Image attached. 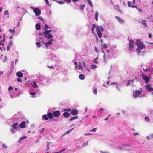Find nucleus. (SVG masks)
Wrapping results in <instances>:
<instances>
[{"mask_svg": "<svg viewBox=\"0 0 153 153\" xmlns=\"http://www.w3.org/2000/svg\"><path fill=\"white\" fill-rule=\"evenodd\" d=\"M30 8L33 10V11L35 13V15L36 16H39L41 13V11L40 10L37 8H34L33 6H30Z\"/></svg>", "mask_w": 153, "mask_h": 153, "instance_id": "423d86ee", "label": "nucleus"}, {"mask_svg": "<svg viewBox=\"0 0 153 153\" xmlns=\"http://www.w3.org/2000/svg\"><path fill=\"white\" fill-rule=\"evenodd\" d=\"M130 80H129L127 82V83L126 84V86H128L130 84Z\"/></svg>", "mask_w": 153, "mask_h": 153, "instance_id": "680f3d73", "label": "nucleus"}, {"mask_svg": "<svg viewBox=\"0 0 153 153\" xmlns=\"http://www.w3.org/2000/svg\"><path fill=\"white\" fill-rule=\"evenodd\" d=\"M2 38V36L1 35L0 36V43H2V42H4L5 40V36H4V37L1 39Z\"/></svg>", "mask_w": 153, "mask_h": 153, "instance_id": "72a5a7b5", "label": "nucleus"}, {"mask_svg": "<svg viewBox=\"0 0 153 153\" xmlns=\"http://www.w3.org/2000/svg\"><path fill=\"white\" fill-rule=\"evenodd\" d=\"M134 41L132 39H131L129 41V49H132L134 48Z\"/></svg>", "mask_w": 153, "mask_h": 153, "instance_id": "4468645a", "label": "nucleus"}, {"mask_svg": "<svg viewBox=\"0 0 153 153\" xmlns=\"http://www.w3.org/2000/svg\"><path fill=\"white\" fill-rule=\"evenodd\" d=\"M39 80L42 82H44L46 81V79L43 76H40L39 77Z\"/></svg>", "mask_w": 153, "mask_h": 153, "instance_id": "aec40b11", "label": "nucleus"}, {"mask_svg": "<svg viewBox=\"0 0 153 153\" xmlns=\"http://www.w3.org/2000/svg\"><path fill=\"white\" fill-rule=\"evenodd\" d=\"M104 109L103 108H102L100 109H99L98 110H97V111L98 112H101L102 111H104Z\"/></svg>", "mask_w": 153, "mask_h": 153, "instance_id": "864d4df0", "label": "nucleus"}, {"mask_svg": "<svg viewBox=\"0 0 153 153\" xmlns=\"http://www.w3.org/2000/svg\"><path fill=\"white\" fill-rule=\"evenodd\" d=\"M115 17L120 24H122L124 23V21L120 17L118 16H115Z\"/></svg>", "mask_w": 153, "mask_h": 153, "instance_id": "ddd939ff", "label": "nucleus"}, {"mask_svg": "<svg viewBox=\"0 0 153 153\" xmlns=\"http://www.w3.org/2000/svg\"><path fill=\"white\" fill-rule=\"evenodd\" d=\"M88 145V142H86L85 143H83L81 146L82 147L86 146H87Z\"/></svg>", "mask_w": 153, "mask_h": 153, "instance_id": "09e8293b", "label": "nucleus"}, {"mask_svg": "<svg viewBox=\"0 0 153 153\" xmlns=\"http://www.w3.org/2000/svg\"><path fill=\"white\" fill-rule=\"evenodd\" d=\"M79 78L81 80H83L85 79V76L83 74H80L79 76Z\"/></svg>", "mask_w": 153, "mask_h": 153, "instance_id": "393cba45", "label": "nucleus"}, {"mask_svg": "<svg viewBox=\"0 0 153 153\" xmlns=\"http://www.w3.org/2000/svg\"><path fill=\"white\" fill-rule=\"evenodd\" d=\"M13 45V42L12 41H10V42L9 43L8 46H9V47L10 46V47H11Z\"/></svg>", "mask_w": 153, "mask_h": 153, "instance_id": "a18cd8bd", "label": "nucleus"}, {"mask_svg": "<svg viewBox=\"0 0 153 153\" xmlns=\"http://www.w3.org/2000/svg\"><path fill=\"white\" fill-rule=\"evenodd\" d=\"M63 114L64 117L66 118H68L70 115V114L69 113L66 111H65Z\"/></svg>", "mask_w": 153, "mask_h": 153, "instance_id": "412c9836", "label": "nucleus"}, {"mask_svg": "<svg viewBox=\"0 0 153 153\" xmlns=\"http://www.w3.org/2000/svg\"><path fill=\"white\" fill-rule=\"evenodd\" d=\"M78 118V116H74V117L71 118L70 119H69V120L70 121H72L73 120L77 119Z\"/></svg>", "mask_w": 153, "mask_h": 153, "instance_id": "c756f323", "label": "nucleus"}, {"mask_svg": "<svg viewBox=\"0 0 153 153\" xmlns=\"http://www.w3.org/2000/svg\"><path fill=\"white\" fill-rule=\"evenodd\" d=\"M49 144H50V143H48L47 144V148L46 149V151H47V150H48L49 149Z\"/></svg>", "mask_w": 153, "mask_h": 153, "instance_id": "052dcab7", "label": "nucleus"}, {"mask_svg": "<svg viewBox=\"0 0 153 153\" xmlns=\"http://www.w3.org/2000/svg\"><path fill=\"white\" fill-rule=\"evenodd\" d=\"M4 14L5 15H8V16L7 17V18H8L9 17V13L8 12V10H7L6 11H5L4 12Z\"/></svg>", "mask_w": 153, "mask_h": 153, "instance_id": "37998d69", "label": "nucleus"}, {"mask_svg": "<svg viewBox=\"0 0 153 153\" xmlns=\"http://www.w3.org/2000/svg\"><path fill=\"white\" fill-rule=\"evenodd\" d=\"M116 88L119 91H121V89L120 88H119V87L118 86H116Z\"/></svg>", "mask_w": 153, "mask_h": 153, "instance_id": "603ef678", "label": "nucleus"}, {"mask_svg": "<svg viewBox=\"0 0 153 153\" xmlns=\"http://www.w3.org/2000/svg\"><path fill=\"white\" fill-rule=\"evenodd\" d=\"M143 70L145 72H147V71H152V69L149 68H146V69L143 68Z\"/></svg>", "mask_w": 153, "mask_h": 153, "instance_id": "c85d7f7f", "label": "nucleus"}, {"mask_svg": "<svg viewBox=\"0 0 153 153\" xmlns=\"http://www.w3.org/2000/svg\"><path fill=\"white\" fill-rule=\"evenodd\" d=\"M83 66H84L85 68H86L87 66H86L85 63L83 61H82Z\"/></svg>", "mask_w": 153, "mask_h": 153, "instance_id": "bf43d9fd", "label": "nucleus"}, {"mask_svg": "<svg viewBox=\"0 0 153 153\" xmlns=\"http://www.w3.org/2000/svg\"><path fill=\"white\" fill-rule=\"evenodd\" d=\"M11 67L12 68H13L14 67V61H12L11 62Z\"/></svg>", "mask_w": 153, "mask_h": 153, "instance_id": "4d7b16f0", "label": "nucleus"}, {"mask_svg": "<svg viewBox=\"0 0 153 153\" xmlns=\"http://www.w3.org/2000/svg\"><path fill=\"white\" fill-rule=\"evenodd\" d=\"M42 117L45 120H48V116L46 114L43 115L42 116Z\"/></svg>", "mask_w": 153, "mask_h": 153, "instance_id": "e433bc0d", "label": "nucleus"}, {"mask_svg": "<svg viewBox=\"0 0 153 153\" xmlns=\"http://www.w3.org/2000/svg\"><path fill=\"white\" fill-rule=\"evenodd\" d=\"M114 8L120 13H122L121 11L120 10L119 6L118 5H115L114 6Z\"/></svg>", "mask_w": 153, "mask_h": 153, "instance_id": "b1692460", "label": "nucleus"}, {"mask_svg": "<svg viewBox=\"0 0 153 153\" xmlns=\"http://www.w3.org/2000/svg\"><path fill=\"white\" fill-rule=\"evenodd\" d=\"M73 128H72L71 129L69 130L68 131H67L65 133H64L63 134V135H67V134H69L70 132L72 130Z\"/></svg>", "mask_w": 153, "mask_h": 153, "instance_id": "f704fd0d", "label": "nucleus"}, {"mask_svg": "<svg viewBox=\"0 0 153 153\" xmlns=\"http://www.w3.org/2000/svg\"><path fill=\"white\" fill-rule=\"evenodd\" d=\"M83 65L82 63L79 62V67H78V69L81 71L80 72H81L83 71Z\"/></svg>", "mask_w": 153, "mask_h": 153, "instance_id": "a211bd4d", "label": "nucleus"}, {"mask_svg": "<svg viewBox=\"0 0 153 153\" xmlns=\"http://www.w3.org/2000/svg\"><path fill=\"white\" fill-rule=\"evenodd\" d=\"M4 46V44L3 43H0V50H1L2 51V48Z\"/></svg>", "mask_w": 153, "mask_h": 153, "instance_id": "49530a36", "label": "nucleus"}, {"mask_svg": "<svg viewBox=\"0 0 153 153\" xmlns=\"http://www.w3.org/2000/svg\"><path fill=\"white\" fill-rule=\"evenodd\" d=\"M36 29L37 30H40V23H37L35 25Z\"/></svg>", "mask_w": 153, "mask_h": 153, "instance_id": "4be33fe9", "label": "nucleus"}, {"mask_svg": "<svg viewBox=\"0 0 153 153\" xmlns=\"http://www.w3.org/2000/svg\"><path fill=\"white\" fill-rule=\"evenodd\" d=\"M49 28V27L47 24H45L44 29L45 31L42 33H39V35L40 36L44 35L45 38H43L42 37L38 38V40L39 42L36 43V45L37 47H40L41 46L45 45L46 46V48L47 49L48 46L52 44V42L54 40L52 39L53 36L50 33L54 31L51 30H47Z\"/></svg>", "mask_w": 153, "mask_h": 153, "instance_id": "f257e3e1", "label": "nucleus"}, {"mask_svg": "<svg viewBox=\"0 0 153 153\" xmlns=\"http://www.w3.org/2000/svg\"><path fill=\"white\" fill-rule=\"evenodd\" d=\"M85 7V5L84 4L81 5L80 6V10H83Z\"/></svg>", "mask_w": 153, "mask_h": 153, "instance_id": "a19ab883", "label": "nucleus"}, {"mask_svg": "<svg viewBox=\"0 0 153 153\" xmlns=\"http://www.w3.org/2000/svg\"><path fill=\"white\" fill-rule=\"evenodd\" d=\"M47 67L48 68H50V69H51V68H52V69H53V68H54V67L52 66H47Z\"/></svg>", "mask_w": 153, "mask_h": 153, "instance_id": "774afa93", "label": "nucleus"}, {"mask_svg": "<svg viewBox=\"0 0 153 153\" xmlns=\"http://www.w3.org/2000/svg\"><path fill=\"white\" fill-rule=\"evenodd\" d=\"M19 126L21 128H25V121H22L20 124Z\"/></svg>", "mask_w": 153, "mask_h": 153, "instance_id": "6ab92c4d", "label": "nucleus"}, {"mask_svg": "<svg viewBox=\"0 0 153 153\" xmlns=\"http://www.w3.org/2000/svg\"><path fill=\"white\" fill-rule=\"evenodd\" d=\"M131 2H130L129 1H128V5L129 7H130L131 6Z\"/></svg>", "mask_w": 153, "mask_h": 153, "instance_id": "338daca9", "label": "nucleus"}, {"mask_svg": "<svg viewBox=\"0 0 153 153\" xmlns=\"http://www.w3.org/2000/svg\"><path fill=\"white\" fill-rule=\"evenodd\" d=\"M93 92L94 94H96V88L94 87H93Z\"/></svg>", "mask_w": 153, "mask_h": 153, "instance_id": "69168bd1", "label": "nucleus"}, {"mask_svg": "<svg viewBox=\"0 0 153 153\" xmlns=\"http://www.w3.org/2000/svg\"><path fill=\"white\" fill-rule=\"evenodd\" d=\"M78 111L77 109H73L71 111V114L74 115H76L78 114Z\"/></svg>", "mask_w": 153, "mask_h": 153, "instance_id": "9b49d317", "label": "nucleus"}, {"mask_svg": "<svg viewBox=\"0 0 153 153\" xmlns=\"http://www.w3.org/2000/svg\"><path fill=\"white\" fill-rule=\"evenodd\" d=\"M102 47V49H106L107 47V45L106 44L104 43L101 45Z\"/></svg>", "mask_w": 153, "mask_h": 153, "instance_id": "473e14b6", "label": "nucleus"}, {"mask_svg": "<svg viewBox=\"0 0 153 153\" xmlns=\"http://www.w3.org/2000/svg\"><path fill=\"white\" fill-rule=\"evenodd\" d=\"M106 54L109 58H111L115 56L117 53V51L114 48L106 50Z\"/></svg>", "mask_w": 153, "mask_h": 153, "instance_id": "f03ea898", "label": "nucleus"}, {"mask_svg": "<svg viewBox=\"0 0 153 153\" xmlns=\"http://www.w3.org/2000/svg\"><path fill=\"white\" fill-rule=\"evenodd\" d=\"M136 44L137 46L143 44L142 42L140 41L139 39H137L136 40Z\"/></svg>", "mask_w": 153, "mask_h": 153, "instance_id": "a878e982", "label": "nucleus"}, {"mask_svg": "<svg viewBox=\"0 0 153 153\" xmlns=\"http://www.w3.org/2000/svg\"><path fill=\"white\" fill-rule=\"evenodd\" d=\"M59 4H62L65 3V2L62 1H58L57 0H54Z\"/></svg>", "mask_w": 153, "mask_h": 153, "instance_id": "2f4dec72", "label": "nucleus"}, {"mask_svg": "<svg viewBox=\"0 0 153 153\" xmlns=\"http://www.w3.org/2000/svg\"><path fill=\"white\" fill-rule=\"evenodd\" d=\"M2 147L4 148L5 149H6L8 148V146L5 143H3L1 145Z\"/></svg>", "mask_w": 153, "mask_h": 153, "instance_id": "79ce46f5", "label": "nucleus"}, {"mask_svg": "<svg viewBox=\"0 0 153 153\" xmlns=\"http://www.w3.org/2000/svg\"><path fill=\"white\" fill-rule=\"evenodd\" d=\"M60 112L59 111H54L53 113V114L54 117H57L60 114Z\"/></svg>", "mask_w": 153, "mask_h": 153, "instance_id": "dca6fc26", "label": "nucleus"}, {"mask_svg": "<svg viewBox=\"0 0 153 153\" xmlns=\"http://www.w3.org/2000/svg\"><path fill=\"white\" fill-rule=\"evenodd\" d=\"M90 68L91 69H94L96 68V65H91Z\"/></svg>", "mask_w": 153, "mask_h": 153, "instance_id": "c03bdc74", "label": "nucleus"}, {"mask_svg": "<svg viewBox=\"0 0 153 153\" xmlns=\"http://www.w3.org/2000/svg\"><path fill=\"white\" fill-rule=\"evenodd\" d=\"M145 87L148 91L152 92L153 91V88L150 84H147L145 85Z\"/></svg>", "mask_w": 153, "mask_h": 153, "instance_id": "9d476101", "label": "nucleus"}, {"mask_svg": "<svg viewBox=\"0 0 153 153\" xmlns=\"http://www.w3.org/2000/svg\"><path fill=\"white\" fill-rule=\"evenodd\" d=\"M17 81L18 82H22V79L20 78H17Z\"/></svg>", "mask_w": 153, "mask_h": 153, "instance_id": "6e6d98bb", "label": "nucleus"}, {"mask_svg": "<svg viewBox=\"0 0 153 153\" xmlns=\"http://www.w3.org/2000/svg\"><path fill=\"white\" fill-rule=\"evenodd\" d=\"M145 21H145V20H143L141 22V23L144 26L146 27H148V26H147V24L145 22Z\"/></svg>", "mask_w": 153, "mask_h": 153, "instance_id": "c9c22d12", "label": "nucleus"}, {"mask_svg": "<svg viewBox=\"0 0 153 153\" xmlns=\"http://www.w3.org/2000/svg\"><path fill=\"white\" fill-rule=\"evenodd\" d=\"M86 0L87 1L89 4L90 5V6L91 7H92L93 6V4H92V3L91 1V0Z\"/></svg>", "mask_w": 153, "mask_h": 153, "instance_id": "4c0bfd02", "label": "nucleus"}, {"mask_svg": "<svg viewBox=\"0 0 153 153\" xmlns=\"http://www.w3.org/2000/svg\"><path fill=\"white\" fill-rule=\"evenodd\" d=\"M44 1H45L47 5L48 6H50L49 1L48 0H44Z\"/></svg>", "mask_w": 153, "mask_h": 153, "instance_id": "5fc2aeb1", "label": "nucleus"}, {"mask_svg": "<svg viewBox=\"0 0 153 153\" xmlns=\"http://www.w3.org/2000/svg\"><path fill=\"white\" fill-rule=\"evenodd\" d=\"M91 31L92 32L94 36H96V25L94 24L92 25Z\"/></svg>", "mask_w": 153, "mask_h": 153, "instance_id": "f8f14e48", "label": "nucleus"}, {"mask_svg": "<svg viewBox=\"0 0 153 153\" xmlns=\"http://www.w3.org/2000/svg\"><path fill=\"white\" fill-rule=\"evenodd\" d=\"M142 91H140L136 90L133 92V97L134 98H136L138 97L141 94Z\"/></svg>", "mask_w": 153, "mask_h": 153, "instance_id": "6e6552de", "label": "nucleus"}, {"mask_svg": "<svg viewBox=\"0 0 153 153\" xmlns=\"http://www.w3.org/2000/svg\"><path fill=\"white\" fill-rule=\"evenodd\" d=\"M131 7L132 8H136L137 9H138V7L137 5H132Z\"/></svg>", "mask_w": 153, "mask_h": 153, "instance_id": "13d9d810", "label": "nucleus"}, {"mask_svg": "<svg viewBox=\"0 0 153 153\" xmlns=\"http://www.w3.org/2000/svg\"><path fill=\"white\" fill-rule=\"evenodd\" d=\"M48 117L49 119H52L53 117V115L51 113H48L47 114Z\"/></svg>", "mask_w": 153, "mask_h": 153, "instance_id": "cd10ccee", "label": "nucleus"}, {"mask_svg": "<svg viewBox=\"0 0 153 153\" xmlns=\"http://www.w3.org/2000/svg\"><path fill=\"white\" fill-rule=\"evenodd\" d=\"M102 52L104 53V55H103V58H104V61L105 62V52L103 50L102 51Z\"/></svg>", "mask_w": 153, "mask_h": 153, "instance_id": "8fccbe9b", "label": "nucleus"}, {"mask_svg": "<svg viewBox=\"0 0 153 153\" xmlns=\"http://www.w3.org/2000/svg\"><path fill=\"white\" fill-rule=\"evenodd\" d=\"M31 85L34 88H37L38 86L36 82H35L31 83Z\"/></svg>", "mask_w": 153, "mask_h": 153, "instance_id": "7c9ffc66", "label": "nucleus"}, {"mask_svg": "<svg viewBox=\"0 0 153 153\" xmlns=\"http://www.w3.org/2000/svg\"><path fill=\"white\" fill-rule=\"evenodd\" d=\"M144 119L147 122H149V118L147 116H146L145 117Z\"/></svg>", "mask_w": 153, "mask_h": 153, "instance_id": "de8ad7c7", "label": "nucleus"}, {"mask_svg": "<svg viewBox=\"0 0 153 153\" xmlns=\"http://www.w3.org/2000/svg\"><path fill=\"white\" fill-rule=\"evenodd\" d=\"M8 89L9 91H10V90H11L13 89V88L12 86H10L8 87Z\"/></svg>", "mask_w": 153, "mask_h": 153, "instance_id": "e2e57ef3", "label": "nucleus"}, {"mask_svg": "<svg viewBox=\"0 0 153 153\" xmlns=\"http://www.w3.org/2000/svg\"><path fill=\"white\" fill-rule=\"evenodd\" d=\"M16 75L18 77L20 78L22 77L23 76V74L19 71L17 72L16 73Z\"/></svg>", "mask_w": 153, "mask_h": 153, "instance_id": "5701e85b", "label": "nucleus"}, {"mask_svg": "<svg viewBox=\"0 0 153 153\" xmlns=\"http://www.w3.org/2000/svg\"><path fill=\"white\" fill-rule=\"evenodd\" d=\"M11 126L12 128L10 129V131L12 133H15L16 132V131H17L19 129L18 123L17 122L12 124Z\"/></svg>", "mask_w": 153, "mask_h": 153, "instance_id": "7ed1b4c3", "label": "nucleus"}, {"mask_svg": "<svg viewBox=\"0 0 153 153\" xmlns=\"http://www.w3.org/2000/svg\"><path fill=\"white\" fill-rule=\"evenodd\" d=\"M30 94L32 96V97L33 98H34L36 97V96H35L36 93L35 92H31L30 93Z\"/></svg>", "mask_w": 153, "mask_h": 153, "instance_id": "58836bf2", "label": "nucleus"}, {"mask_svg": "<svg viewBox=\"0 0 153 153\" xmlns=\"http://www.w3.org/2000/svg\"><path fill=\"white\" fill-rule=\"evenodd\" d=\"M122 146H123L122 147H120L119 146H118L117 148V149L118 150H119V149H120V150L122 149H123V148H125L128 147H131V146L129 145L126 144H125L124 145H123Z\"/></svg>", "mask_w": 153, "mask_h": 153, "instance_id": "2eb2a0df", "label": "nucleus"}, {"mask_svg": "<svg viewBox=\"0 0 153 153\" xmlns=\"http://www.w3.org/2000/svg\"><path fill=\"white\" fill-rule=\"evenodd\" d=\"M10 96L11 98H13L15 97V95L11 94H10Z\"/></svg>", "mask_w": 153, "mask_h": 153, "instance_id": "0e129e2a", "label": "nucleus"}, {"mask_svg": "<svg viewBox=\"0 0 153 153\" xmlns=\"http://www.w3.org/2000/svg\"><path fill=\"white\" fill-rule=\"evenodd\" d=\"M145 48V45L143 44L137 46V50L139 55H140V53L141 52V50Z\"/></svg>", "mask_w": 153, "mask_h": 153, "instance_id": "0eeeda50", "label": "nucleus"}, {"mask_svg": "<svg viewBox=\"0 0 153 153\" xmlns=\"http://www.w3.org/2000/svg\"><path fill=\"white\" fill-rule=\"evenodd\" d=\"M71 109L70 108L65 109L64 110V111H66V112H67V111H68V112L70 111L71 112Z\"/></svg>", "mask_w": 153, "mask_h": 153, "instance_id": "3c124183", "label": "nucleus"}, {"mask_svg": "<svg viewBox=\"0 0 153 153\" xmlns=\"http://www.w3.org/2000/svg\"><path fill=\"white\" fill-rule=\"evenodd\" d=\"M142 79L145 81L146 83H148L150 80V78L147 75L145 74H143L141 75Z\"/></svg>", "mask_w": 153, "mask_h": 153, "instance_id": "1a4fd4ad", "label": "nucleus"}, {"mask_svg": "<svg viewBox=\"0 0 153 153\" xmlns=\"http://www.w3.org/2000/svg\"><path fill=\"white\" fill-rule=\"evenodd\" d=\"M21 119L20 115L19 114L17 113L16 114H15L12 116L10 118V120L11 121L14 122L15 121H18L21 120Z\"/></svg>", "mask_w": 153, "mask_h": 153, "instance_id": "39448f33", "label": "nucleus"}, {"mask_svg": "<svg viewBox=\"0 0 153 153\" xmlns=\"http://www.w3.org/2000/svg\"><path fill=\"white\" fill-rule=\"evenodd\" d=\"M104 29L103 27L101 26H99L97 25H96V32L97 33L98 36L100 38H101L102 37V32H103Z\"/></svg>", "mask_w": 153, "mask_h": 153, "instance_id": "20e7f679", "label": "nucleus"}, {"mask_svg": "<svg viewBox=\"0 0 153 153\" xmlns=\"http://www.w3.org/2000/svg\"><path fill=\"white\" fill-rule=\"evenodd\" d=\"M49 58H51L53 60L55 61L56 59V56L53 54H51L49 56Z\"/></svg>", "mask_w": 153, "mask_h": 153, "instance_id": "f3484780", "label": "nucleus"}, {"mask_svg": "<svg viewBox=\"0 0 153 153\" xmlns=\"http://www.w3.org/2000/svg\"><path fill=\"white\" fill-rule=\"evenodd\" d=\"M26 137V136H22L18 140V143H21L23 140L25 139Z\"/></svg>", "mask_w": 153, "mask_h": 153, "instance_id": "bb28decb", "label": "nucleus"}, {"mask_svg": "<svg viewBox=\"0 0 153 153\" xmlns=\"http://www.w3.org/2000/svg\"><path fill=\"white\" fill-rule=\"evenodd\" d=\"M9 31L11 33H12L13 35H14L15 32V30L13 29H10L9 30Z\"/></svg>", "mask_w": 153, "mask_h": 153, "instance_id": "ea45409f", "label": "nucleus"}]
</instances>
